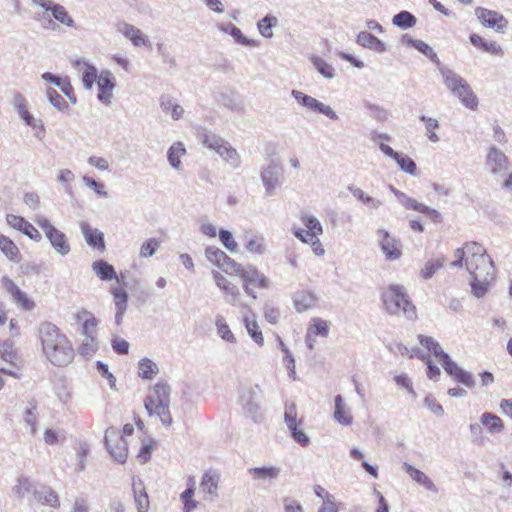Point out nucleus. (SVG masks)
<instances>
[{"label": "nucleus", "mask_w": 512, "mask_h": 512, "mask_svg": "<svg viewBox=\"0 0 512 512\" xmlns=\"http://www.w3.org/2000/svg\"><path fill=\"white\" fill-rule=\"evenodd\" d=\"M443 368L446 373L453 377L457 382L465 385L468 388H473L475 386V381L471 373L463 370L452 359L447 361L443 365Z\"/></svg>", "instance_id": "4be33fe9"}, {"label": "nucleus", "mask_w": 512, "mask_h": 512, "mask_svg": "<svg viewBox=\"0 0 512 512\" xmlns=\"http://www.w3.org/2000/svg\"><path fill=\"white\" fill-rule=\"evenodd\" d=\"M170 393L171 388L167 383L158 382L144 401L148 415L157 417L165 427H170L173 423L170 413Z\"/></svg>", "instance_id": "7ed1b4c3"}, {"label": "nucleus", "mask_w": 512, "mask_h": 512, "mask_svg": "<svg viewBox=\"0 0 512 512\" xmlns=\"http://www.w3.org/2000/svg\"><path fill=\"white\" fill-rule=\"evenodd\" d=\"M232 168H239L241 165L240 155L229 142H226L217 153Z\"/></svg>", "instance_id": "58836bf2"}, {"label": "nucleus", "mask_w": 512, "mask_h": 512, "mask_svg": "<svg viewBox=\"0 0 512 512\" xmlns=\"http://www.w3.org/2000/svg\"><path fill=\"white\" fill-rule=\"evenodd\" d=\"M315 304L314 296L305 291L297 292L294 296V307L297 312H304L312 308Z\"/></svg>", "instance_id": "49530a36"}, {"label": "nucleus", "mask_w": 512, "mask_h": 512, "mask_svg": "<svg viewBox=\"0 0 512 512\" xmlns=\"http://www.w3.org/2000/svg\"><path fill=\"white\" fill-rule=\"evenodd\" d=\"M220 29L225 33L230 34L238 43L244 46H256L257 42L245 37L241 30L235 25L228 23L220 25Z\"/></svg>", "instance_id": "de8ad7c7"}, {"label": "nucleus", "mask_w": 512, "mask_h": 512, "mask_svg": "<svg viewBox=\"0 0 512 512\" xmlns=\"http://www.w3.org/2000/svg\"><path fill=\"white\" fill-rule=\"evenodd\" d=\"M98 95L97 98L105 105H110L113 97L112 91L115 88V77L109 70H102L98 76Z\"/></svg>", "instance_id": "2eb2a0df"}, {"label": "nucleus", "mask_w": 512, "mask_h": 512, "mask_svg": "<svg viewBox=\"0 0 512 512\" xmlns=\"http://www.w3.org/2000/svg\"><path fill=\"white\" fill-rule=\"evenodd\" d=\"M475 14L484 26L492 28L498 33H503L508 26L506 18L497 11L478 7L475 9Z\"/></svg>", "instance_id": "f8f14e48"}, {"label": "nucleus", "mask_w": 512, "mask_h": 512, "mask_svg": "<svg viewBox=\"0 0 512 512\" xmlns=\"http://www.w3.org/2000/svg\"><path fill=\"white\" fill-rule=\"evenodd\" d=\"M480 421L490 433H500L504 430V423L502 419L493 413H483L480 417Z\"/></svg>", "instance_id": "a19ab883"}, {"label": "nucleus", "mask_w": 512, "mask_h": 512, "mask_svg": "<svg viewBox=\"0 0 512 512\" xmlns=\"http://www.w3.org/2000/svg\"><path fill=\"white\" fill-rule=\"evenodd\" d=\"M357 43L378 53H383L386 51L385 43L373 34L366 31H362L358 34Z\"/></svg>", "instance_id": "7c9ffc66"}, {"label": "nucleus", "mask_w": 512, "mask_h": 512, "mask_svg": "<svg viewBox=\"0 0 512 512\" xmlns=\"http://www.w3.org/2000/svg\"><path fill=\"white\" fill-rule=\"evenodd\" d=\"M233 274H236L243 279L244 290L246 294L251 296L253 299H256V294L254 292L255 286H258L260 288H268L269 286L268 279L265 277L264 274L260 273L254 266L243 267L240 264H237V267L233 271Z\"/></svg>", "instance_id": "0eeeda50"}, {"label": "nucleus", "mask_w": 512, "mask_h": 512, "mask_svg": "<svg viewBox=\"0 0 512 512\" xmlns=\"http://www.w3.org/2000/svg\"><path fill=\"white\" fill-rule=\"evenodd\" d=\"M186 154V149L182 142L173 143L167 152V160L170 166L176 171H182L183 166L181 158Z\"/></svg>", "instance_id": "72a5a7b5"}, {"label": "nucleus", "mask_w": 512, "mask_h": 512, "mask_svg": "<svg viewBox=\"0 0 512 512\" xmlns=\"http://www.w3.org/2000/svg\"><path fill=\"white\" fill-rule=\"evenodd\" d=\"M245 237L247 239L245 245L247 251L258 255H262L266 252L263 236L251 234L249 237V233L247 232Z\"/></svg>", "instance_id": "09e8293b"}, {"label": "nucleus", "mask_w": 512, "mask_h": 512, "mask_svg": "<svg viewBox=\"0 0 512 512\" xmlns=\"http://www.w3.org/2000/svg\"><path fill=\"white\" fill-rule=\"evenodd\" d=\"M291 95L299 105L305 107L307 110L323 114L331 120H338L336 112L330 106L325 105L316 98L299 90H292Z\"/></svg>", "instance_id": "9d476101"}, {"label": "nucleus", "mask_w": 512, "mask_h": 512, "mask_svg": "<svg viewBox=\"0 0 512 512\" xmlns=\"http://www.w3.org/2000/svg\"><path fill=\"white\" fill-rule=\"evenodd\" d=\"M82 181L87 187L92 189L98 196L102 198L108 197V192L106 191L105 185L103 183L98 182L89 176H83Z\"/></svg>", "instance_id": "69168bd1"}, {"label": "nucleus", "mask_w": 512, "mask_h": 512, "mask_svg": "<svg viewBox=\"0 0 512 512\" xmlns=\"http://www.w3.org/2000/svg\"><path fill=\"white\" fill-rule=\"evenodd\" d=\"M219 481L220 476L216 471H208L203 475L200 487L209 501H214L218 497Z\"/></svg>", "instance_id": "5701e85b"}, {"label": "nucleus", "mask_w": 512, "mask_h": 512, "mask_svg": "<svg viewBox=\"0 0 512 512\" xmlns=\"http://www.w3.org/2000/svg\"><path fill=\"white\" fill-rule=\"evenodd\" d=\"M0 250L12 262L18 263L21 260L18 247L7 236L0 235Z\"/></svg>", "instance_id": "4c0bfd02"}, {"label": "nucleus", "mask_w": 512, "mask_h": 512, "mask_svg": "<svg viewBox=\"0 0 512 512\" xmlns=\"http://www.w3.org/2000/svg\"><path fill=\"white\" fill-rule=\"evenodd\" d=\"M280 468L276 466H260L248 469L252 479L262 483L272 482L280 475Z\"/></svg>", "instance_id": "393cba45"}, {"label": "nucleus", "mask_w": 512, "mask_h": 512, "mask_svg": "<svg viewBox=\"0 0 512 512\" xmlns=\"http://www.w3.org/2000/svg\"><path fill=\"white\" fill-rule=\"evenodd\" d=\"M419 118L422 122L425 123L428 139L433 143L438 142L439 137L434 132V130L439 128V121L435 118L427 117L425 115H421Z\"/></svg>", "instance_id": "052dcab7"}, {"label": "nucleus", "mask_w": 512, "mask_h": 512, "mask_svg": "<svg viewBox=\"0 0 512 512\" xmlns=\"http://www.w3.org/2000/svg\"><path fill=\"white\" fill-rule=\"evenodd\" d=\"M75 317L80 325L82 337L97 336L98 321L90 311L82 309L76 313Z\"/></svg>", "instance_id": "6ab92c4d"}, {"label": "nucleus", "mask_w": 512, "mask_h": 512, "mask_svg": "<svg viewBox=\"0 0 512 512\" xmlns=\"http://www.w3.org/2000/svg\"><path fill=\"white\" fill-rule=\"evenodd\" d=\"M133 493L137 511L147 512L149 508V498L140 479L133 478Z\"/></svg>", "instance_id": "2f4dec72"}, {"label": "nucleus", "mask_w": 512, "mask_h": 512, "mask_svg": "<svg viewBox=\"0 0 512 512\" xmlns=\"http://www.w3.org/2000/svg\"><path fill=\"white\" fill-rule=\"evenodd\" d=\"M405 471L410 475V477L416 481L418 484L422 485L428 491L437 493L438 489L433 481L421 470L413 467L408 463H404Z\"/></svg>", "instance_id": "c85d7f7f"}, {"label": "nucleus", "mask_w": 512, "mask_h": 512, "mask_svg": "<svg viewBox=\"0 0 512 512\" xmlns=\"http://www.w3.org/2000/svg\"><path fill=\"white\" fill-rule=\"evenodd\" d=\"M260 178L265 189V193L268 196H271L282 184V167L274 160H271L267 166L261 169Z\"/></svg>", "instance_id": "1a4fd4ad"}, {"label": "nucleus", "mask_w": 512, "mask_h": 512, "mask_svg": "<svg viewBox=\"0 0 512 512\" xmlns=\"http://www.w3.org/2000/svg\"><path fill=\"white\" fill-rule=\"evenodd\" d=\"M215 326H216V330H217V335L224 341L228 342V343H231V344H236L237 343V339L235 337V335L233 334V332L231 331L229 325L227 324L226 322V319L224 318V316L218 314L215 318Z\"/></svg>", "instance_id": "ea45409f"}, {"label": "nucleus", "mask_w": 512, "mask_h": 512, "mask_svg": "<svg viewBox=\"0 0 512 512\" xmlns=\"http://www.w3.org/2000/svg\"><path fill=\"white\" fill-rule=\"evenodd\" d=\"M468 256L466 270L471 277V292L477 298H482L488 292L495 279V266L484 246L478 242H466Z\"/></svg>", "instance_id": "f257e3e1"}, {"label": "nucleus", "mask_w": 512, "mask_h": 512, "mask_svg": "<svg viewBox=\"0 0 512 512\" xmlns=\"http://www.w3.org/2000/svg\"><path fill=\"white\" fill-rule=\"evenodd\" d=\"M81 232L86 243L100 251L105 250L104 234L98 229H93L87 222H81Z\"/></svg>", "instance_id": "b1692460"}, {"label": "nucleus", "mask_w": 512, "mask_h": 512, "mask_svg": "<svg viewBox=\"0 0 512 512\" xmlns=\"http://www.w3.org/2000/svg\"><path fill=\"white\" fill-rule=\"evenodd\" d=\"M444 262V257L438 258L436 260H429L421 270V276L426 280L432 278L436 271L443 267Z\"/></svg>", "instance_id": "680f3d73"}, {"label": "nucleus", "mask_w": 512, "mask_h": 512, "mask_svg": "<svg viewBox=\"0 0 512 512\" xmlns=\"http://www.w3.org/2000/svg\"><path fill=\"white\" fill-rule=\"evenodd\" d=\"M159 247V241L155 238L145 241L140 248L141 257H151Z\"/></svg>", "instance_id": "774afa93"}, {"label": "nucleus", "mask_w": 512, "mask_h": 512, "mask_svg": "<svg viewBox=\"0 0 512 512\" xmlns=\"http://www.w3.org/2000/svg\"><path fill=\"white\" fill-rule=\"evenodd\" d=\"M223 138L220 136L207 132L203 134L202 143L209 149L214 150L216 153L222 148V146L226 143Z\"/></svg>", "instance_id": "13d9d810"}, {"label": "nucleus", "mask_w": 512, "mask_h": 512, "mask_svg": "<svg viewBox=\"0 0 512 512\" xmlns=\"http://www.w3.org/2000/svg\"><path fill=\"white\" fill-rule=\"evenodd\" d=\"M243 320L249 336L257 345L263 346L264 337L254 316L252 318L245 316Z\"/></svg>", "instance_id": "a18cd8bd"}, {"label": "nucleus", "mask_w": 512, "mask_h": 512, "mask_svg": "<svg viewBox=\"0 0 512 512\" xmlns=\"http://www.w3.org/2000/svg\"><path fill=\"white\" fill-rule=\"evenodd\" d=\"M279 347L281 351L284 353L283 356V362L285 363V366L289 372V376L295 380L296 379V372H295V359L288 347L285 345V343L282 341L280 337H278Z\"/></svg>", "instance_id": "5fc2aeb1"}, {"label": "nucleus", "mask_w": 512, "mask_h": 512, "mask_svg": "<svg viewBox=\"0 0 512 512\" xmlns=\"http://www.w3.org/2000/svg\"><path fill=\"white\" fill-rule=\"evenodd\" d=\"M399 168L408 173L411 176H415L417 174V166L415 161L407 155L399 153V157L395 159Z\"/></svg>", "instance_id": "bf43d9fd"}, {"label": "nucleus", "mask_w": 512, "mask_h": 512, "mask_svg": "<svg viewBox=\"0 0 512 512\" xmlns=\"http://www.w3.org/2000/svg\"><path fill=\"white\" fill-rule=\"evenodd\" d=\"M261 399L262 390L258 384L244 388L240 392L239 401L244 414L255 423H259L263 419V415L260 412Z\"/></svg>", "instance_id": "423d86ee"}, {"label": "nucleus", "mask_w": 512, "mask_h": 512, "mask_svg": "<svg viewBox=\"0 0 512 512\" xmlns=\"http://www.w3.org/2000/svg\"><path fill=\"white\" fill-rule=\"evenodd\" d=\"M307 331L312 332L314 336L326 337L329 333V324L321 318H312Z\"/></svg>", "instance_id": "4d7b16f0"}, {"label": "nucleus", "mask_w": 512, "mask_h": 512, "mask_svg": "<svg viewBox=\"0 0 512 512\" xmlns=\"http://www.w3.org/2000/svg\"><path fill=\"white\" fill-rule=\"evenodd\" d=\"M485 165L494 176H505L510 170V161L503 151L495 146L489 148Z\"/></svg>", "instance_id": "9b49d317"}, {"label": "nucleus", "mask_w": 512, "mask_h": 512, "mask_svg": "<svg viewBox=\"0 0 512 512\" xmlns=\"http://www.w3.org/2000/svg\"><path fill=\"white\" fill-rule=\"evenodd\" d=\"M35 499L53 508L60 506V500L57 493L49 486H42L39 490H34Z\"/></svg>", "instance_id": "473e14b6"}, {"label": "nucleus", "mask_w": 512, "mask_h": 512, "mask_svg": "<svg viewBox=\"0 0 512 512\" xmlns=\"http://www.w3.org/2000/svg\"><path fill=\"white\" fill-rule=\"evenodd\" d=\"M277 23L278 20L275 16L266 15L257 23L259 33L265 38H271L273 36L272 28L276 26Z\"/></svg>", "instance_id": "864d4df0"}, {"label": "nucleus", "mask_w": 512, "mask_h": 512, "mask_svg": "<svg viewBox=\"0 0 512 512\" xmlns=\"http://www.w3.org/2000/svg\"><path fill=\"white\" fill-rule=\"evenodd\" d=\"M214 280L216 285L223 290L226 294L230 295L232 297L231 303L233 305H236L237 299L240 295L239 288L231 283L227 278H225L222 274L219 272L214 273Z\"/></svg>", "instance_id": "f704fd0d"}, {"label": "nucleus", "mask_w": 512, "mask_h": 512, "mask_svg": "<svg viewBox=\"0 0 512 512\" xmlns=\"http://www.w3.org/2000/svg\"><path fill=\"white\" fill-rule=\"evenodd\" d=\"M302 222L305 226V229L315 234V236H319L320 234H322V225L316 217L312 215H305L302 217Z\"/></svg>", "instance_id": "0e129e2a"}, {"label": "nucleus", "mask_w": 512, "mask_h": 512, "mask_svg": "<svg viewBox=\"0 0 512 512\" xmlns=\"http://www.w3.org/2000/svg\"><path fill=\"white\" fill-rule=\"evenodd\" d=\"M138 375L142 379L151 380L159 372L158 366L149 358H143L138 363Z\"/></svg>", "instance_id": "c03bdc74"}, {"label": "nucleus", "mask_w": 512, "mask_h": 512, "mask_svg": "<svg viewBox=\"0 0 512 512\" xmlns=\"http://www.w3.org/2000/svg\"><path fill=\"white\" fill-rule=\"evenodd\" d=\"M160 107L165 114H170L173 120L181 119L185 112L184 108L167 94L160 97Z\"/></svg>", "instance_id": "cd10ccee"}, {"label": "nucleus", "mask_w": 512, "mask_h": 512, "mask_svg": "<svg viewBox=\"0 0 512 512\" xmlns=\"http://www.w3.org/2000/svg\"><path fill=\"white\" fill-rule=\"evenodd\" d=\"M46 97L49 103L58 111L65 112L69 109L65 99L55 89L48 88L46 91Z\"/></svg>", "instance_id": "6e6d98bb"}, {"label": "nucleus", "mask_w": 512, "mask_h": 512, "mask_svg": "<svg viewBox=\"0 0 512 512\" xmlns=\"http://www.w3.org/2000/svg\"><path fill=\"white\" fill-rule=\"evenodd\" d=\"M92 270L103 281L117 279L114 267L104 260H97L92 263Z\"/></svg>", "instance_id": "e433bc0d"}, {"label": "nucleus", "mask_w": 512, "mask_h": 512, "mask_svg": "<svg viewBox=\"0 0 512 512\" xmlns=\"http://www.w3.org/2000/svg\"><path fill=\"white\" fill-rule=\"evenodd\" d=\"M111 293L114 296L116 308L115 323L119 326L122 324L123 317L127 309L128 295L125 290L118 287L111 288Z\"/></svg>", "instance_id": "bb28decb"}, {"label": "nucleus", "mask_w": 512, "mask_h": 512, "mask_svg": "<svg viewBox=\"0 0 512 512\" xmlns=\"http://www.w3.org/2000/svg\"><path fill=\"white\" fill-rule=\"evenodd\" d=\"M13 106L17 111L19 117L26 123V125L35 128L37 126L36 120L28 112L26 100L21 93H16L13 97Z\"/></svg>", "instance_id": "c756f323"}, {"label": "nucleus", "mask_w": 512, "mask_h": 512, "mask_svg": "<svg viewBox=\"0 0 512 512\" xmlns=\"http://www.w3.org/2000/svg\"><path fill=\"white\" fill-rule=\"evenodd\" d=\"M33 4L42 7L46 12H51L56 23H60L67 27H75L74 19L68 14L67 9L51 0H31Z\"/></svg>", "instance_id": "4468645a"}, {"label": "nucleus", "mask_w": 512, "mask_h": 512, "mask_svg": "<svg viewBox=\"0 0 512 512\" xmlns=\"http://www.w3.org/2000/svg\"><path fill=\"white\" fill-rule=\"evenodd\" d=\"M38 339L43 355L54 366L64 367L73 361L75 357L73 345L55 324L41 323L38 327Z\"/></svg>", "instance_id": "f03ea898"}, {"label": "nucleus", "mask_w": 512, "mask_h": 512, "mask_svg": "<svg viewBox=\"0 0 512 512\" xmlns=\"http://www.w3.org/2000/svg\"><path fill=\"white\" fill-rule=\"evenodd\" d=\"M284 420L289 430H295V427L298 426L295 403H286Z\"/></svg>", "instance_id": "e2e57ef3"}, {"label": "nucleus", "mask_w": 512, "mask_h": 512, "mask_svg": "<svg viewBox=\"0 0 512 512\" xmlns=\"http://www.w3.org/2000/svg\"><path fill=\"white\" fill-rule=\"evenodd\" d=\"M1 283L5 291L11 295L13 301L18 307L25 311L34 309V301L25 292H23L12 279L7 276H3L1 278Z\"/></svg>", "instance_id": "ddd939ff"}, {"label": "nucleus", "mask_w": 512, "mask_h": 512, "mask_svg": "<svg viewBox=\"0 0 512 512\" xmlns=\"http://www.w3.org/2000/svg\"><path fill=\"white\" fill-rule=\"evenodd\" d=\"M117 32L130 39L134 46H150L149 38L140 29L127 22L117 24Z\"/></svg>", "instance_id": "aec40b11"}, {"label": "nucleus", "mask_w": 512, "mask_h": 512, "mask_svg": "<svg viewBox=\"0 0 512 512\" xmlns=\"http://www.w3.org/2000/svg\"><path fill=\"white\" fill-rule=\"evenodd\" d=\"M470 42L475 47H478L485 52H489L494 55H500L503 53L502 48L499 44H497L496 42H487L485 39H483L478 34H471Z\"/></svg>", "instance_id": "37998d69"}, {"label": "nucleus", "mask_w": 512, "mask_h": 512, "mask_svg": "<svg viewBox=\"0 0 512 512\" xmlns=\"http://www.w3.org/2000/svg\"><path fill=\"white\" fill-rule=\"evenodd\" d=\"M105 445L115 461L121 464L126 462L128 456L127 443L115 428L110 427L106 430Z\"/></svg>", "instance_id": "6e6552de"}, {"label": "nucleus", "mask_w": 512, "mask_h": 512, "mask_svg": "<svg viewBox=\"0 0 512 512\" xmlns=\"http://www.w3.org/2000/svg\"><path fill=\"white\" fill-rule=\"evenodd\" d=\"M7 223L12 228L22 232L28 238L34 241H40L41 235L39 231L27 220L21 216L9 214L6 217Z\"/></svg>", "instance_id": "a211bd4d"}, {"label": "nucleus", "mask_w": 512, "mask_h": 512, "mask_svg": "<svg viewBox=\"0 0 512 512\" xmlns=\"http://www.w3.org/2000/svg\"><path fill=\"white\" fill-rule=\"evenodd\" d=\"M439 72L443 78L444 84L447 89L459 100L461 103L469 108L475 109L478 105V100L476 95L473 93L471 87L467 83V81L454 72L452 69L440 65Z\"/></svg>", "instance_id": "20e7f679"}, {"label": "nucleus", "mask_w": 512, "mask_h": 512, "mask_svg": "<svg viewBox=\"0 0 512 512\" xmlns=\"http://www.w3.org/2000/svg\"><path fill=\"white\" fill-rule=\"evenodd\" d=\"M73 67L82 73L83 86L86 90H90L94 82L98 80L99 75L96 67L83 58L73 61Z\"/></svg>", "instance_id": "412c9836"}, {"label": "nucleus", "mask_w": 512, "mask_h": 512, "mask_svg": "<svg viewBox=\"0 0 512 512\" xmlns=\"http://www.w3.org/2000/svg\"><path fill=\"white\" fill-rule=\"evenodd\" d=\"M99 348L97 336L83 337L82 343L78 348L81 356L91 357Z\"/></svg>", "instance_id": "603ef678"}, {"label": "nucleus", "mask_w": 512, "mask_h": 512, "mask_svg": "<svg viewBox=\"0 0 512 512\" xmlns=\"http://www.w3.org/2000/svg\"><path fill=\"white\" fill-rule=\"evenodd\" d=\"M46 237L49 240L52 248L54 249V251L57 254L64 257L70 253L71 247L67 240L66 235L63 232H61L60 230H58L56 228L54 231H52Z\"/></svg>", "instance_id": "a878e982"}, {"label": "nucleus", "mask_w": 512, "mask_h": 512, "mask_svg": "<svg viewBox=\"0 0 512 512\" xmlns=\"http://www.w3.org/2000/svg\"><path fill=\"white\" fill-rule=\"evenodd\" d=\"M382 300L386 311L391 315L402 313L409 320H413L417 316L415 306L401 285H390L388 290L382 294Z\"/></svg>", "instance_id": "39448f33"}, {"label": "nucleus", "mask_w": 512, "mask_h": 512, "mask_svg": "<svg viewBox=\"0 0 512 512\" xmlns=\"http://www.w3.org/2000/svg\"><path fill=\"white\" fill-rule=\"evenodd\" d=\"M380 239V247L387 260L393 261L400 258L401 243L395 237L391 236L388 231L384 229L378 230Z\"/></svg>", "instance_id": "f3484780"}, {"label": "nucleus", "mask_w": 512, "mask_h": 512, "mask_svg": "<svg viewBox=\"0 0 512 512\" xmlns=\"http://www.w3.org/2000/svg\"><path fill=\"white\" fill-rule=\"evenodd\" d=\"M34 490H37L34 482L29 477L21 475L17 478L16 484L12 488V493L18 499H22L29 493L34 494Z\"/></svg>", "instance_id": "c9c22d12"}, {"label": "nucleus", "mask_w": 512, "mask_h": 512, "mask_svg": "<svg viewBox=\"0 0 512 512\" xmlns=\"http://www.w3.org/2000/svg\"><path fill=\"white\" fill-rule=\"evenodd\" d=\"M334 419L345 426H348L352 423V415L347 411L346 406L343 402V398L341 395H337L335 397V411H334Z\"/></svg>", "instance_id": "79ce46f5"}, {"label": "nucleus", "mask_w": 512, "mask_h": 512, "mask_svg": "<svg viewBox=\"0 0 512 512\" xmlns=\"http://www.w3.org/2000/svg\"><path fill=\"white\" fill-rule=\"evenodd\" d=\"M219 239L222 242V244L225 246L226 249H228L231 252H235L237 250V243L233 238V235L230 231L225 229L219 230Z\"/></svg>", "instance_id": "338daca9"}, {"label": "nucleus", "mask_w": 512, "mask_h": 512, "mask_svg": "<svg viewBox=\"0 0 512 512\" xmlns=\"http://www.w3.org/2000/svg\"><path fill=\"white\" fill-rule=\"evenodd\" d=\"M310 61L312 62L315 69L326 79H333L335 76V69L327 63L324 59L318 56H311Z\"/></svg>", "instance_id": "3c124183"}, {"label": "nucleus", "mask_w": 512, "mask_h": 512, "mask_svg": "<svg viewBox=\"0 0 512 512\" xmlns=\"http://www.w3.org/2000/svg\"><path fill=\"white\" fill-rule=\"evenodd\" d=\"M416 22V17L408 11H401L392 18L393 25L402 29L412 28L415 26Z\"/></svg>", "instance_id": "8fccbe9b"}, {"label": "nucleus", "mask_w": 512, "mask_h": 512, "mask_svg": "<svg viewBox=\"0 0 512 512\" xmlns=\"http://www.w3.org/2000/svg\"><path fill=\"white\" fill-rule=\"evenodd\" d=\"M205 256L211 263H213L226 273L233 274V271L235 270L238 264L233 259H231L225 252H223L221 249L215 246L207 247L205 250Z\"/></svg>", "instance_id": "dca6fc26"}]
</instances>
